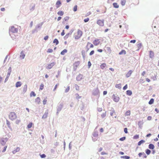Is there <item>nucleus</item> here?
<instances>
[{"label":"nucleus","mask_w":159,"mask_h":159,"mask_svg":"<svg viewBox=\"0 0 159 159\" xmlns=\"http://www.w3.org/2000/svg\"><path fill=\"white\" fill-rule=\"evenodd\" d=\"M55 64V62H52L50 64H48L47 66V68L48 69H51Z\"/></svg>","instance_id":"nucleus-14"},{"label":"nucleus","mask_w":159,"mask_h":159,"mask_svg":"<svg viewBox=\"0 0 159 159\" xmlns=\"http://www.w3.org/2000/svg\"><path fill=\"white\" fill-rule=\"evenodd\" d=\"M115 87L119 89H120L121 88V84H119L116 85Z\"/></svg>","instance_id":"nucleus-32"},{"label":"nucleus","mask_w":159,"mask_h":159,"mask_svg":"<svg viewBox=\"0 0 159 159\" xmlns=\"http://www.w3.org/2000/svg\"><path fill=\"white\" fill-rule=\"evenodd\" d=\"M92 95L96 96L99 95V91L98 87L94 89L92 92Z\"/></svg>","instance_id":"nucleus-4"},{"label":"nucleus","mask_w":159,"mask_h":159,"mask_svg":"<svg viewBox=\"0 0 159 159\" xmlns=\"http://www.w3.org/2000/svg\"><path fill=\"white\" fill-rule=\"evenodd\" d=\"M27 84H25L23 88V91H22V93H25L26 91H27Z\"/></svg>","instance_id":"nucleus-18"},{"label":"nucleus","mask_w":159,"mask_h":159,"mask_svg":"<svg viewBox=\"0 0 159 159\" xmlns=\"http://www.w3.org/2000/svg\"><path fill=\"white\" fill-rule=\"evenodd\" d=\"M128 129L127 128H125L124 129V131L125 133L126 134H127L128 133Z\"/></svg>","instance_id":"nucleus-62"},{"label":"nucleus","mask_w":159,"mask_h":159,"mask_svg":"<svg viewBox=\"0 0 159 159\" xmlns=\"http://www.w3.org/2000/svg\"><path fill=\"white\" fill-rule=\"evenodd\" d=\"M121 158L129 159L130 158V157L127 156H121L120 157Z\"/></svg>","instance_id":"nucleus-31"},{"label":"nucleus","mask_w":159,"mask_h":159,"mask_svg":"<svg viewBox=\"0 0 159 159\" xmlns=\"http://www.w3.org/2000/svg\"><path fill=\"white\" fill-rule=\"evenodd\" d=\"M8 140V139L7 138H2L0 140V145L4 146Z\"/></svg>","instance_id":"nucleus-6"},{"label":"nucleus","mask_w":159,"mask_h":159,"mask_svg":"<svg viewBox=\"0 0 159 159\" xmlns=\"http://www.w3.org/2000/svg\"><path fill=\"white\" fill-rule=\"evenodd\" d=\"M40 99L39 97H38L35 99V102H37L38 104H39L40 102Z\"/></svg>","instance_id":"nucleus-23"},{"label":"nucleus","mask_w":159,"mask_h":159,"mask_svg":"<svg viewBox=\"0 0 159 159\" xmlns=\"http://www.w3.org/2000/svg\"><path fill=\"white\" fill-rule=\"evenodd\" d=\"M111 112L110 113V115L112 116H113V114L114 113H116L114 109L112 107L111 108Z\"/></svg>","instance_id":"nucleus-36"},{"label":"nucleus","mask_w":159,"mask_h":159,"mask_svg":"<svg viewBox=\"0 0 159 159\" xmlns=\"http://www.w3.org/2000/svg\"><path fill=\"white\" fill-rule=\"evenodd\" d=\"M94 53V50H92L89 53V55L91 56L93 55Z\"/></svg>","instance_id":"nucleus-60"},{"label":"nucleus","mask_w":159,"mask_h":159,"mask_svg":"<svg viewBox=\"0 0 159 159\" xmlns=\"http://www.w3.org/2000/svg\"><path fill=\"white\" fill-rule=\"evenodd\" d=\"M63 107V104L62 103H61L57 107V111H61Z\"/></svg>","instance_id":"nucleus-10"},{"label":"nucleus","mask_w":159,"mask_h":159,"mask_svg":"<svg viewBox=\"0 0 159 159\" xmlns=\"http://www.w3.org/2000/svg\"><path fill=\"white\" fill-rule=\"evenodd\" d=\"M106 66V64L105 63H103L100 65V68L102 69H103Z\"/></svg>","instance_id":"nucleus-29"},{"label":"nucleus","mask_w":159,"mask_h":159,"mask_svg":"<svg viewBox=\"0 0 159 159\" xmlns=\"http://www.w3.org/2000/svg\"><path fill=\"white\" fill-rule=\"evenodd\" d=\"M75 95L76 96V98L77 99H79L81 98V96H79L78 93H76L75 94Z\"/></svg>","instance_id":"nucleus-42"},{"label":"nucleus","mask_w":159,"mask_h":159,"mask_svg":"<svg viewBox=\"0 0 159 159\" xmlns=\"http://www.w3.org/2000/svg\"><path fill=\"white\" fill-rule=\"evenodd\" d=\"M75 89L76 90H78L79 89V86H78L77 84H75Z\"/></svg>","instance_id":"nucleus-59"},{"label":"nucleus","mask_w":159,"mask_h":159,"mask_svg":"<svg viewBox=\"0 0 159 159\" xmlns=\"http://www.w3.org/2000/svg\"><path fill=\"white\" fill-rule=\"evenodd\" d=\"M119 55H122L123 54L125 55L126 54V52L125 50L123 49L119 52Z\"/></svg>","instance_id":"nucleus-26"},{"label":"nucleus","mask_w":159,"mask_h":159,"mask_svg":"<svg viewBox=\"0 0 159 159\" xmlns=\"http://www.w3.org/2000/svg\"><path fill=\"white\" fill-rule=\"evenodd\" d=\"M53 50L51 49H48L47 51L48 52L51 53L52 52Z\"/></svg>","instance_id":"nucleus-58"},{"label":"nucleus","mask_w":159,"mask_h":159,"mask_svg":"<svg viewBox=\"0 0 159 159\" xmlns=\"http://www.w3.org/2000/svg\"><path fill=\"white\" fill-rule=\"evenodd\" d=\"M113 6L115 8H118L119 7V5L116 2H114L113 3Z\"/></svg>","instance_id":"nucleus-28"},{"label":"nucleus","mask_w":159,"mask_h":159,"mask_svg":"<svg viewBox=\"0 0 159 159\" xmlns=\"http://www.w3.org/2000/svg\"><path fill=\"white\" fill-rule=\"evenodd\" d=\"M25 57V54L24 53L23 51H21L20 53V58L21 59H24Z\"/></svg>","instance_id":"nucleus-15"},{"label":"nucleus","mask_w":159,"mask_h":159,"mask_svg":"<svg viewBox=\"0 0 159 159\" xmlns=\"http://www.w3.org/2000/svg\"><path fill=\"white\" fill-rule=\"evenodd\" d=\"M130 114V111L128 110L125 113V116H129Z\"/></svg>","instance_id":"nucleus-40"},{"label":"nucleus","mask_w":159,"mask_h":159,"mask_svg":"<svg viewBox=\"0 0 159 159\" xmlns=\"http://www.w3.org/2000/svg\"><path fill=\"white\" fill-rule=\"evenodd\" d=\"M81 54L82 55H85V51L84 50H82L81 51Z\"/></svg>","instance_id":"nucleus-63"},{"label":"nucleus","mask_w":159,"mask_h":159,"mask_svg":"<svg viewBox=\"0 0 159 159\" xmlns=\"http://www.w3.org/2000/svg\"><path fill=\"white\" fill-rule=\"evenodd\" d=\"M30 96L31 97H32V96L34 97H35L36 96V94L34 91H31V92L30 93Z\"/></svg>","instance_id":"nucleus-39"},{"label":"nucleus","mask_w":159,"mask_h":159,"mask_svg":"<svg viewBox=\"0 0 159 159\" xmlns=\"http://www.w3.org/2000/svg\"><path fill=\"white\" fill-rule=\"evenodd\" d=\"M9 117L11 120H13L16 118L17 116L15 112H11L9 114Z\"/></svg>","instance_id":"nucleus-3"},{"label":"nucleus","mask_w":159,"mask_h":159,"mask_svg":"<svg viewBox=\"0 0 159 159\" xmlns=\"http://www.w3.org/2000/svg\"><path fill=\"white\" fill-rule=\"evenodd\" d=\"M33 123L31 122L30 123L27 125V128L29 129L30 128L32 125Z\"/></svg>","instance_id":"nucleus-41"},{"label":"nucleus","mask_w":159,"mask_h":159,"mask_svg":"<svg viewBox=\"0 0 159 159\" xmlns=\"http://www.w3.org/2000/svg\"><path fill=\"white\" fill-rule=\"evenodd\" d=\"M89 20V18H87L86 19H85L84 20V22H88Z\"/></svg>","instance_id":"nucleus-55"},{"label":"nucleus","mask_w":159,"mask_h":159,"mask_svg":"<svg viewBox=\"0 0 159 159\" xmlns=\"http://www.w3.org/2000/svg\"><path fill=\"white\" fill-rule=\"evenodd\" d=\"M157 75L155 74H154V75H152L151 76V79L153 80H157Z\"/></svg>","instance_id":"nucleus-38"},{"label":"nucleus","mask_w":159,"mask_h":159,"mask_svg":"<svg viewBox=\"0 0 159 159\" xmlns=\"http://www.w3.org/2000/svg\"><path fill=\"white\" fill-rule=\"evenodd\" d=\"M53 43H55L56 44V45H57L59 43V41H58V40L57 39H55L54 40Z\"/></svg>","instance_id":"nucleus-34"},{"label":"nucleus","mask_w":159,"mask_h":159,"mask_svg":"<svg viewBox=\"0 0 159 159\" xmlns=\"http://www.w3.org/2000/svg\"><path fill=\"white\" fill-rule=\"evenodd\" d=\"M43 24V22L38 24L36 26L35 29L32 30V34H34L35 33H37L42 28Z\"/></svg>","instance_id":"nucleus-2"},{"label":"nucleus","mask_w":159,"mask_h":159,"mask_svg":"<svg viewBox=\"0 0 159 159\" xmlns=\"http://www.w3.org/2000/svg\"><path fill=\"white\" fill-rule=\"evenodd\" d=\"M139 135L136 134L134 136L133 138L134 139H137L139 138Z\"/></svg>","instance_id":"nucleus-46"},{"label":"nucleus","mask_w":159,"mask_h":159,"mask_svg":"<svg viewBox=\"0 0 159 159\" xmlns=\"http://www.w3.org/2000/svg\"><path fill=\"white\" fill-rule=\"evenodd\" d=\"M106 116V111H105L104 113H102L101 115V117L102 118H104Z\"/></svg>","instance_id":"nucleus-43"},{"label":"nucleus","mask_w":159,"mask_h":159,"mask_svg":"<svg viewBox=\"0 0 159 159\" xmlns=\"http://www.w3.org/2000/svg\"><path fill=\"white\" fill-rule=\"evenodd\" d=\"M64 12L63 11H59L57 13V14L59 16H62L64 14Z\"/></svg>","instance_id":"nucleus-25"},{"label":"nucleus","mask_w":159,"mask_h":159,"mask_svg":"<svg viewBox=\"0 0 159 159\" xmlns=\"http://www.w3.org/2000/svg\"><path fill=\"white\" fill-rule=\"evenodd\" d=\"M154 145L152 143L148 145V148L150 149H153L154 148Z\"/></svg>","instance_id":"nucleus-22"},{"label":"nucleus","mask_w":159,"mask_h":159,"mask_svg":"<svg viewBox=\"0 0 159 159\" xmlns=\"http://www.w3.org/2000/svg\"><path fill=\"white\" fill-rule=\"evenodd\" d=\"M145 142V141L143 140H141L139 142H138V145L139 146H140L141 144L144 143Z\"/></svg>","instance_id":"nucleus-35"},{"label":"nucleus","mask_w":159,"mask_h":159,"mask_svg":"<svg viewBox=\"0 0 159 159\" xmlns=\"http://www.w3.org/2000/svg\"><path fill=\"white\" fill-rule=\"evenodd\" d=\"M151 151L149 149H147L145 150V152L148 155H149L151 153Z\"/></svg>","instance_id":"nucleus-37"},{"label":"nucleus","mask_w":159,"mask_h":159,"mask_svg":"<svg viewBox=\"0 0 159 159\" xmlns=\"http://www.w3.org/2000/svg\"><path fill=\"white\" fill-rule=\"evenodd\" d=\"M83 75L80 74L78 75L76 77V80L78 81H80L83 79Z\"/></svg>","instance_id":"nucleus-11"},{"label":"nucleus","mask_w":159,"mask_h":159,"mask_svg":"<svg viewBox=\"0 0 159 159\" xmlns=\"http://www.w3.org/2000/svg\"><path fill=\"white\" fill-rule=\"evenodd\" d=\"M69 16H67L64 18V20L65 21H67L69 20Z\"/></svg>","instance_id":"nucleus-51"},{"label":"nucleus","mask_w":159,"mask_h":159,"mask_svg":"<svg viewBox=\"0 0 159 159\" xmlns=\"http://www.w3.org/2000/svg\"><path fill=\"white\" fill-rule=\"evenodd\" d=\"M104 20L103 19L102 20H98L97 22V23L101 26H103L104 25Z\"/></svg>","instance_id":"nucleus-8"},{"label":"nucleus","mask_w":159,"mask_h":159,"mask_svg":"<svg viewBox=\"0 0 159 159\" xmlns=\"http://www.w3.org/2000/svg\"><path fill=\"white\" fill-rule=\"evenodd\" d=\"M18 30L17 28H15L14 26H12L9 29V34L11 37L14 38V36H13V34L15 33L16 34L18 32Z\"/></svg>","instance_id":"nucleus-1"},{"label":"nucleus","mask_w":159,"mask_h":159,"mask_svg":"<svg viewBox=\"0 0 159 159\" xmlns=\"http://www.w3.org/2000/svg\"><path fill=\"white\" fill-rule=\"evenodd\" d=\"M74 30L73 29H71L70 31L64 37V39L66 40L67 39L69 36L71 35L72 33L74 31Z\"/></svg>","instance_id":"nucleus-9"},{"label":"nucleus","mask_w":159,"mask_h":159,"mask_svg":"<svg viewBox=\"0 0 159 159\" xmlns=\"http://www.w3.org/2000/svg\"><path fill=\"white\" fill-rule=\"evenodd\" d=\"M70 87L69 86H68L67 87V88L65 90V92L66 93H67L70 90Z\"/></svg>","instance_id":"nucleus-56"},{"label":"nucleus","mask_w":159,"mask_h":159,"mask_svg":"<svg viewBox=\"0 0 159 159\" xmlns=\"http://www.w3.org/2000/svg\"><path fill=\"white\" fill-rule=\"evenodd\" d=\"M44 88V85L43 84H41L40 86L39 89L41 90H43Z\"/></svg>","instance_id":"nucleus-53"},{"label":"nucleus","mask_w":159,"mask_h":159,"mask_svg":"<svg viewBox=\"0 0 159 159\" xmlns=\"http://www.w3.org/2000/svg\"><path fill=\"white\" fill-rule=\"evenodd\" d=\"M47 101V98H45L43 101V105H45L46 104Z\"/></svg>","instance_id":"nucleus-54"},{"label":"nucleus","mask_w":159,"mask_h":159,"mask_svg":"<svg viewBox=\"0 0 159 159\" xmlns=\"http://www.w3.org/2000/svg\"><path fill=\"white\" fill-rule=\"evenodd\" d=\"M93 136L95 138H97L98 136V132L97 131H94L93 134Z\"/></svg>","instance_id":"nucleus-20"},{"label":"nucleus","mask_w":159,"mask_h":159,"mask_svg":"<svg viewBox=\"0 0 159 159\" xmlns=\"http://www.w3.org/2000/svg\"><path fill=\"white\" fill-rule=\"evenodd\" d=\"M91 63L90 61H89L88 62V68H90V67L91 66Z\"/></svg>","instance_id":"nucleus-57"},{"label":"nucleus","mask_w":159,"mask_h":159,"mask_svg":"<svg viewBox=\"0 0 159 159\" xmlns=\"http://www.w3.org/2000/svg\"><path fill=\"white\" fill-rule=\"evenodd\" d=\"M154 53L152 51H149V57L151 58H152L154 56Z\"/></svg>","instance_id":"nucleus-17"},{"label":"nucleus","mask_w":159,"mask_h":159,"mask_svg":"<svg viewBox=\"0 0 159 159\" xmlns=\"http://www.w3.org/2000/svg\"><path fill=\"white\" fill-rule=\"evenodd\" d=\"M125 139H126V137H125L124 136V137H122L120 138L119 139V140L121 141H123L125 140Z\"/></svg>","instance_id":"nucleus-49"},{"label":"nucleus","mask_w":159,"mask_h":159,"mask_svg":"<svg viewBox=\"0 0 159 159\" xmlns=\"http://www.w3.org/2000/svg\"><path fill=\"white\" fill-rule=\"evenodd\" d=\"M61 4V2L60 0H58L56 3V7L57 8L60 7V5Z\"/></svg>","instance_id":"nucleus-19"},{"label":"nucleus","mask_w":159,"mask_h":159,"mask_svg":"<svg viewBox=\"0 0 159 159\" xmlns=\"http://www.w3.org/2000/svg\"><path fill=\"white\" fill-rule=\"evenodd\" d=\"M77 10V5H75L73 8V11L75 12Z\"/></svg>","instance_id":"nucleus-47"},{"label":"nucleus","mask_w":159,"mask_h":159,"mask_svg":"<svg viewBox=\"0 0 159 159\" xmlns=\"http://www.w3.org/2000/svg\"><path fill=\"white\" fill-rule=\"evenodd\" d=\"M48 110H47L44 113L43 115V116H42V118L43 119H45L47 118L48 116Z\"/></svg>","instance_id":"nucleus-13"},{"label":"nucleus","mask_w":159,"mask_h":159,"mask_svg":"<svg viewBox=\"0 0 159 159\" xmlns=\"http://www.w3.org/2000/svg\"><path fill=\"white\" fill-rule=\"evenodd\" d=\"M11 66H10L9 67V68L8 70L7 73L11 74Z\"/></svg>","instance_id":"nucleus-48"},{"label":"nucleus","mask_w":159,"mask_h":159,"mask_svg":"<svg viewBox=\"0 0 159 159\" xmlns=\"http://www.w3.org/2000/svg\"><path fill=\"white\" fill-rule=\"evenodd\" d=\"M20 122V120H16V123L17 124H18Z\"/></svg>","instance_id":"nucleus-61"},{"label":"nucleus","mask_w":159,"mask_h":159,"mask_svg":"<svg viewBox=\"0 0 159 159\" xmlns=\"http://www.w3.org/2000/svg\"><path fill=\"white\" fill-rule=\"evenodd\" d=\"M67 52V49H64L61 52L60 54L61 55H63L65 54V53H66Z\"/></svg>","instance_id":"nucleus-27"},{"label":"nucleus","mask_w":159,"mask_h":159,"mask_svg":"<svg viewBox=\"0 0 159 159\" xmlns=\"http://www.w3.org/2000/svg\"><path fill=\"white\" fill-rule=\"evenodd\" d=\"M137 46L138 48V50H139V49H140L141 48V47L142 46V43H139L137 45Z\"/></svg>","instance_id":"nucleus-44"},{"label":"nucleus","mask_w":159,"mask_h":159,"mask_svg":"<svg viewBox=\"0 0 159 159\" xmlns=\"http://www.w3.org/2000/svg\"><path fill=\"white\" fill-rule=\"evenodd\" d=\"M40 157L41 158H44L46 157V155L44 154H43L40 155Z\"/></svg>","instance_id":"nucleus-50"},{"label":"nucleus","mask_w":159,"mask_h":159,"mask_svg":"<svg viewBox=\"0 0 159 159\" xmlns=\"http://www.w3.org/2000/svg\"><path fill=\"white\" fill-rule=\"evenodd\" d=\"M133 72V71L132 70H129L126 74L125 75V76L126 78H128L129 77L132 72Z\"/></svg>","instance_id":"nucleus-12"},{"label":"nucleus","mask_w":159,"mask_h":159,"mask_svg":"<svg viewBox=\"0 0 159 159\" xmlns=\"http://www.w3.org/2000/svg\"><path fill=\"white\" fill-rule=\"evenodd\" d=\"M126 0H121L120 3L122 6H124L126 3Z\"/></svg>","instance_id":"nucleus-30"},{"label":"nucleus","mask_w":159,"mask_h":159,"mask_svg":"<svg viewBox=\"0 0 159 159\" xmlns=\"http://www.w3.org/2000/svg\"><path fill=\"white\" fill-rule=\"evenodd\" d=\"M111 98L113 99V100L116 102H118L120 99V98L118 96L114 94L112 95Z\"/></svg>","instance_id":"nucleus-7"},{"label":"nucleus","mask_w":159,"mask_h":159,"mask_svg":"<svg viewBox=\"0 0 159 159\" xmlns=\"http://www.w3.org/2000/svg\"><path fill=\"white\" fill-rule=\"evenodd\" d=\"M154 102V99L153 98H151L148 102V104L150 105L152 104Z\"/></svg>","instance_id":"nucleus-33"},{"label":"nucleus","mask_w":159,"mask_h":159,"mask_svg":"<svg viewBox=\"0 0 159 159\" xmlns=\"http://www.w3.org/2000/svg\"><path fill=\"white\" fill-rule=\"evenodd\" d=\"M99 39H95L93 42V44L95 45H98L100 43V42L99 41Z\"/></svg>","instance_id":"nucleus-16"},{"label":"nucleus","mask_w":159,"mask_h":159,"mask_svg":"<svg viewBox=\"0 0 159 159\" xmlns=\"http://www.w3.org/2000/svg\"><path fill=\"white\" fill-rule=\"evenodd\" d=\"M21 85V83L20 81L17 82L16 84V87L18 88L20 87Z\"/></svg>","instance_id":"nucleus-21"},{"label":"nucleus","mask_w":159,"mask_h":159,"mask_svg":"<svg viewBox=\"0 0 159 159\" xmlns=\"http://www.w3.org/2000/svg\"><path fill=\"white\" fill-rule=\"evenodd\" d=\"M82 34V31L78 29L77 31V35H75L74 36L75 39H80L81 37Z\"/></svg>","instance_id":"nucleus-5"},{"label":"nucleus","mask_w":159,"mask_h":159,"mask_svg":"<svg viewBox=\"0 0 159 159\" xmlns=\"http://www.w3.org/2000/svg\"><path fill=\"white\" fill-rule=\"evenodd\" d=\"M127 87H128V86H127V84H126V85H125V86L123 87V89L124 90H126L127 88Z\"/></svg>","instance_id":"nucleus-64"},{"label":"nucleus","mask_w":159,"mask_h":159,"mask_svg":"<svg viewBox=\"0 0 159 159\" xmlns=\"http://www.w3.org/2000/svg\"><path fill=\"white\" fill-rule=\"evenodd\" d=\"M35 7V4H33V6L32 7L30 8V10L31 11H33Z\"/></svg>","instance_id":"nucleus-45"},{"label":"nucleus","mask_w":159,"mask_h":159,"mask_svg":"<svg viewBox=\"0 0 159 159\" xmlns=\"http://www.w3.org/2000/svg\"><path fill=\"white\" fill-rule=\"evenodd\" d=\"M138 124L140 128H141V125H142V122L141 121H139L138 122Z\"/></svg>","instance_id":"nucleus-52"},{"label":"nucleus","mask_w":159,"mask_h":159,"mask_svg":"<svg viewBox=\"0 0 159 159\" xmlns=\"http://www.w3.org/2000/svg\"><path fill=\"white\" fill-rule=\"evenodd\" d=\"M126 94L128 96H131L132 94V92L130 90H128L126 92Z\"/></svg>","instance_id":"nucleus-24"}]
</instances>
